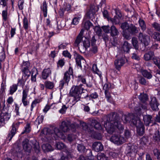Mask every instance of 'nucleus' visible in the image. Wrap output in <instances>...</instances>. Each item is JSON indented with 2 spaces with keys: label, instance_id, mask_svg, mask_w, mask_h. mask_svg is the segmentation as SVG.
Returning a JSON list of instances; mask_svg holds the SVG:
<instances>
[{
  "label": "nucleus",
  "instance_id": "nucleus-1",
  "mask_svg": "<svg viewBox=\"0 0 160 160\" xmlns=\"http://www.w3.org/2000/svg\"><path fill=\"white\" fill-rule=\"evenodd\" d=\"M107 122L104 123V126L107 132L109 134H112L115 131L116 128L119 130H122L124 128L120 123V119L117 114L112 112L108 115Z\"/></svg>",
  "mask_w": 160,
  "mask_h": 160
},
{
  "label": "nucleus",
  "instance_id": "nucleus-2",
  "mask_svg": "<svg viewBox=\"0 0 160 160\" xmlns=\"http://www.w3.org/2000/svg\"><path fill=\"white\" fill-rule=\"evenodd\" d=\"M121 28L123 30L122 35L127 39H129L131 34L138 33V32L137 28L132 24H129L125 22L121 24Z\"/></svg>",
  "mask_w": 160,
  "mask_h": 160
},
{
  "label": "nucleus",
  "instance_id": "nucleus-3",
  "mask_svg": "<svg viewBox=\"0 0 160 160\" xmlns=\"http://www.w3.org/2000/svg\"><path fill=\"white\" fill-rule=\"evenodd\" d=\"M82 84L73 87L70 92V94L72 97V104L74 105L80 99V94L82 93H85L87 91L84 89Z\"/></svg>",
  "mask_w": 160,
  "mask_h": 160
},
{
  "label": "nucleus",
  "instance_id": "nucleus-4",
  "mask_svg": "<svg viewBox=\"0 0 160 160\" xmlns=\"http://www.w3.org/2000/svg\"><path fill=\"white\" fill-rule=\"evenodd\" d=\"M42 133L44 135L51 134L56 139L58 137L63 138V134L59 129L57 128H45L42 132Z\"/></svg>",
  "mask_w": 160,
  "mask_h": 160
},
{
  "label": "nucleus",
  "instance_id": "nucleus-5",
  "mask_svg": "<svg viewBox=\"0 0 160 160\" xmlns=\"http://www.w3.org/2000/svg\"><path fill=\"white\" fill-rule=\"evenodd\" d=\"M139 99L141 101L139 107H136L135 110L137 113H140L142 109L146 110L147 108L146 102L148 100V96L146 94L141 93L139 96Z\"/></svg>",
  "mask_w": 160,
  "mask_h": 160
},
{
  "label": "nucleus",
  "instance_id": "nucleus-6",
  "mask_svg": "<svg viewBox=\"0 0 160 160\" xmlns=\"http://www.w3.org/2000/svg\"><path fill=\"white\" fill-rule=\"evenodd\" d=\"M110 141L113 143L119 145L126 142V140L119 134H115L110 138Z\"/></svg>",
  "mask_w": 160,
  "mask_h": 160
},
{
  "label": "nucleus",
  "instance_id": "nucleus-7",
  "mask_svg": "<svg viewBox=\"0 0 160 160\" xmlns=\"http://www.w3.org/2000/svg\"><path fill=\"white\" fill-rule=\"evenodd\" d=\"M127 154L131 157L135 156L137 152L138 147L136 145L129 144L127 147Z\"/></svg>",
  "mask_w": 160,
  "mask_h": 160
},
{
  "label": "nucleus",
  "instance_id": "nucleus-8",
  "mask_svg": "<svg viewBox=\"0 0 160 160\" xmlns=\"http://www.w3.org/2000/svg\"><path fill=\"white\" fill-rule=\"evenodd\" d=\"M139 41L143 44L145 46H148L150 42V37L147 35H143L142 32H140L138 35Z\"/></svg>",
  "mask_w": 160,
  "mask_h": 160
},
{
  "label": "nucleus",
  "instance_id": "nucleus-9",
  "mask_svg": "<svg viewBox=\"0 0 160 160\" xmlns=\"http://www.w3.org/2000/svg\"><path fill=\"white\" fill-rule=\"evenodd\" d=\"M28 91L29 89L28 88H25L22 91V102L24 106H27L29 103V102L27 99Z\"/></svg>",
  "mask_w": 160,
  "mask_h": 160
},
{
  "label": "nucleus",
  "instance_id": "nucleus-10",
  "mask_svg": "<svg viewBox=\"0 0 160 160\" xmlns=\"http://www.w3.org/2000/svg\"><path fill=\"white\" fill-rule=\"evenodd\" d=\"M70 123L69 122L62 121L60 125V128L63 132H67L70 130Z\"/></svg>",
  "mask_w": 160,
  "mask_h": 160
},
{
  "label": "nucleus",
  "instance_id": "nucleus-11",
  "mask_svg": "<svg viewBox=\"0 0 160 160\" xmlns=\"http://www.w3.org/2000/svg\"><path fill=\"white\" fill-rule=\"evenodd\" d=\"M95 13V7L94 6H91L87 9L85 16L88 18H91L94 17Z\"/></svg>",
  "mask_w": 160,
  "mask_h": 160
},
{
  "label": "nucleus",
  "instance_id": "nucleus-12",
  "mask_svg": "<svg viewBox=\"0 0 160 160\" xmlns=\"http://www.w3.org/2000/svg\"><path fill=\"white\" fill-rule=\"evenodd\" d=\"M125 60V58H122L116 60L114 61V65L116 68L119 71L121 67L124 64Z\"/></svg>",
  "mask_w": 160,
  "mask_h": 160
},
{
  "label": "nucleus",
  "instance_id": "nucleus-13",
  "mask_svg": "<svg viewBox=\"0 0 160 160\" xmlns=\"http://www.w3.org/2000/svg\"><path fill=\"white\" fill-rule=\"evenodd\" d=\"M83 32L84 30L83 29H82L78 35L77 36L74 44L75 46L78 47L79 44L81 42L82 40Z\"/></svg>",
  "mask_w": 160,
  "mask_h": 160
},
{
  "label": "nucleus",
  "instance_id": "nucleus-14",
  "mask_svg": "<svg viewBox=\"0 0 160 160\" xmlns=\"http://www.w3.org/2000/svg\"><path fill=\"white\" fill-rule=\"evenodd\" d=\"M138 125L137 126V132L140 135H142L144 132V129L143 123L139 120L138 121Z\"/></svg>",
  "mask_w": 160,
  "mask_h": 160
},
{
  "label": "nucleus",
  "instance_id": "nucleus-15",
  "mask_svg": "<svg viewBox=\"0 0 160 160\" xmlns=\"http://www.w3.org/2000/svg\"><path fill=\"white\" fill-rule=\"evenodd\" d=\"M92 148L95 151L98 152L103 149V146L100 142H95L92 145Z\"/></svg>",
  "mask_w": 160,
  "mask_h": 160
},
{
  "label": "nucleus",
  "instance_id": "nucleus-16",
  "mask_svg": "<svg viewBox=\"0 0 160 160\" xmlns=\"http://www.w3.org/2000/svg\"><path fill=\"white\" fill-rule=\"evenodd\" d=\"M154 55L153 52L149 51L146 53L144 56V58L145 61H148L153 59Z\"/></svg>",
  "mask_w": 160,
  "mask_h": 160
},
{
  "label": "nucleus",
  "instance_id": "nucleus-17",
  "mask_svg": "<svg viewBox=\"0 0 160 160\" xmlns=\"http://www.w3.org/2000/svg\"><path fill=\"white\" fill-rule=\"evenodd\" d=\"M51 73V70L49 68L44 69L42 74V78L44 79H46Z\"/></svg>",
  "mask_w": 160,
  "mask_h": 160
},
{
  "label": "nucleus",
  "instance_id": "nucleus-18",
  "mask_svg": "<svg viewBox=\"0 0 160 160\" xmlns=\"http://www.w3.org/2000/svg\"><path fill=\"white\" fill-rule=\"evenodd\" d=\"M150 104L152 110H157L158 109V104L157 102L156 98L153 97L152 98Z\"/></svg>",
  "mask_w": 160,
  "mask_h": 160
},
{
  "label": "nucleus",
  "instance_id": "nucleus-19",
  "mask_svg": "<svg viewBox=\"0 0 160 160\" xmlns=\"http://www.w3.org/2000/svg\"><path fill=\"white\" fill-rule=\"evenodd\" d=\"M6 111L4 109H3L2 110V112L0 115V118H2L3 117V119L6 120L8 121V120L10 118V115L7 112V110L6 109Z\"/></svg>",
  "mask_w": 160,
  "mask_h": 160
},
{
  "label": "nucleus",
  "instance_id": "nucleus-20",
  "mask_svg": "<svg viewBox=\"0 0 160 160\" xmlns=\"http://www.w3.org/2000/svg\"><path fill=\"white\" fill-rule=\"evenodd\" d=\"M89 152V155L85 157L83 156H80L78 158L79 160H91L94 159V157L92 155V152L90 150H87Z\"/></svg>",
  "mask_w": 160,
  "mask_h": 160
},
{
  "label": "nucleus",
  "instance_id": "nucleus-21",
  "mask_svg": "<svg viewBox=\"0 0 160 160\" xmlns=\"http://www.w3.org/2000/svg\"><path fill=\"white\" fill-rule=\"evenodd\" d=\"M73 69L71 67H70L68 71L64 74V79H66L67 81H69L70 78V75L73 74Z\"/></svg>",
  "mask_w": 160,
  "mask_h": 160
},
{
  "label": "nucleus",
  "instance_id": "nucleus-22",
  "mask_svg": "<svg viewBox=\"0 0 160 160\" xmlns=\"http://www.w3.org/2000/svg\"><path fill=\"white\" fill-rule=\"evenodd\" d=\"M141 72L144 77L148 79H150L152 77V75L151 72H148L145 70H141Z\"/></svg>",
  "mask_w": 160,
  "mask_h": 160
},
{
  "label": "nucleus",
  "instance_id": "nucleus-23",
  "mask_svg": "<svg viewBox=\"0 0 160 160\" xmlns=\"http://www.w3.org/2000/svg\"><path fill=\"white\" fill-rule=\"evenodd\" d=\"M41 9L43 12L44 17H46L47 13V5L46 1L43 2L42 5L41 6Z\"/></svg>",
  "mask_w": 160,
  "mask_h": 160
},
{
  "label": "nucleus",
  "instance_id": "nucleus-24",
  "mask_svg": "<svg viewBox=\"0 0 160 160\" xmlns=\"http://www.w3.org/2000/svg\"><path fill=\"white\" fill-rule=\"evenodd\" d=\"M130 47V44L127 42H125L122 46L121 50L124 52H128L129 51Z\"/></svg>",
  "mask_w": 160,
  "mask_h": 160
},
{
  "label": "nucleus",
  "instance_id": "nucleus-25",
  "mask_svg": "<svg viewBox=\"0 0 160 160\" xmlns=\"http://www.w3.org/2000/svg\"><path fill=\"white\" fill-rule=\"evenodd\" d=\"M92 125L94 126L95 128L97 130H101L102 127L100 124L96 120L93 119L92 121Z\"/></svg>",
  "mask_w": 160,
  "mask_h": 160
},
{
  "label": "nucleus",
  "instance_id": "nucleus-26",
  "mask_svg": "<svg viewBox=\"0 0 160 160\" xmlns=\"http://www.w3.org/2000/svg\"><path fill=\"white\" fill-rule=\"evenodd\" d=\"M152 118L151 116L149 115H145L143 116V121L146 125H149L151 121Z\"/></svg>",
  "mask_w": 160,
  "mask_h": 160
},
{
  "label": "nucleus",
  "instance_id": "nucleus-27",
  "mask_svg": "<svg viewBox=\"0 0 160 160\" xmlns=\"http://www.w3.org/2000/svg\"><path fill=\"white\" fill-rule=\"evenodd\" d=\"M28 140L25 139L22 142V145L23 149L26 151H28L30 150L31 148L28 144Z\"/></svg>",
  "mask_w": 160,
  "mask_h": 160
},
{
  "label": "nucleus",
  "instance_id": "nucleus-28",
  "mask_svg": "<svg viewBox=\"0 0 160 160\" xmlns=\"http://www.w3.org/2000/svg\"><path fill=\"white\" fill-rule=\"evenodd\" d=\"M45 88L47 89H52L54 87V84L53 82L47 81L44 82Z\"/></svg>",
  "mask_w": 160,
  "mask_h": 160
},
{
  "label": "nucleus",
  "instance_id": "nucleus-29",
  "mask_svg": "<svg viewBox=\"0 0 160 160\" xmlns=\"http://www.w3.org/2000/svg\"><path fill=\"white\" fill-rule=\"evenodd\" d=\"M92 23L89 21H86L83 22L82 24V27L84 29L88 30L90 27L92 26Z\"/></svg>",
  "mask_w": 160,
  "mask_h": 160
},
{
  "label": "nucleus",
  "instance_id": "nucleus-30",
  "mask_svg": "<svg viewBox=\"0 0 160 160\" xmlns=\"http://www.w3.org/2000/svg\"><path fill=\"white\" fill-rule=\"evenodd\" d=\"M111 35L112 36H115L118 35L119 32L118 29L114 26H112L110 28Z\"/></svg>",
  "mask_w": 160,
  "mask_h": 160
},
{
  "label": "nucleus",
  "instance_id": "nucleus-31",
  "mask_svg": "<svg viewBox=\"0 0 160 160\" xmlns=\"http://www.w3.org/2000/svg\"><path fill=\"white\" fill-rule=\"evenodd\" d=\"M16 128L15 127V125L13 124L12 125V129L10 132L8 134V137L10 138L9 141H10L13 136L15 135L16 132Z\"/></svg>",
  "mask_w": 160,
  "mask_h": 160
},
{
  "label": "nucleus",
  "instance_id": "nucleus-32",
  "mask_svg": "<svg viewBox=\"0 0 160 160\" xmlns=\"http://www.w3.org/2000/svg\"><path fill=\"white\" fill-rule=\"evenodd\" d=\"M42 149L45 151L48 152L53 150L50 145L49 144H43L42 146Z\"/></svg>",
  "mask_w": 160,
  "mask_h": 160
},
{
  "label": "nucleus",
  "instance_id": "nucleus-33",
  "mask_svg": "<svg viewBox=\"0 0 160 160\" xmlns=\"http://www.w3.org/2000/svg\"><path fill=\"white\" fill-rule=\"evenodd\" d=\"M81 17L82 16L80 14H78L73 19L72 24L74 25H77Z\"/></svg>",
  "mask_w": 160,
  "mask_h": 160
},
{
  "label": "nucleus",
  "instance_id": "nucleus-34",
  "mask_svg": "<svg viewBox=\"0 0 160 160\" xmlns=\"http://www.w3.org/2000/svg\"><path fill=\"white\" fill-rule=\"evenodd\" d=\"M18 87V85L16 84H13L10 86L9 94L11 95H12L17 90Z\"/></svg>",
  "mask_w": 160,
  "mask_h": 160
},
{
  "label": "nucleus",
  "instance_id": "nucleus-35",
  "mask_svg": "<svg viewBox=\"0 0 160 160\" xmlns=\"http://www.w3.org/2000/svg\"><path fill=\"white\" fill-rule=\"evenodd\" d=\"M78 81H81L82 83L84 84H85L87 87L90 88L92 86V83L89 82V83H86V79L83 77L81 76H79L78 77Z\"/></svg>",
  "mask_w": 160,
  "mask_h": 160
},
{
  "label": "nucleus",
  "instance_id": "nucleus-36",
  "mask_svg": "<svg viewBox=\"0 0 160 160\" xmlns=\"http://www.w3.org/2000/svg\"><path fill=\"white\" fill-rule=\"evenodd\" d=\"M97 158L98 160H107L108 157L104 153H99L97 155Z\"/></svg>",
  "mask_w": 160,
  "mask_h": 160
},
{
  "label": "nucleus",
  "instance_id": "nucleus-37",
  "mask_svg": "<svg viewBox=\"0 0 160 160\" xmlns=\"http://www.w3.org/2000/svg\"><path fill=\"white\" fill-rule=\"evenodd\" d=\"M138 120L141 122L140 119L138 118L137 117H134V118H132V120L130 121L129 123L131 124L135 125L137 126L138 125Z\"/></svg>",
  "mask_w": 160,
  "mask_h": 160
},
{
  "label": "nucleus",
  "instance_id": "nucleus-38",
  "mask_svg": "<svg viewBox=\"0 0 160 160\" xmlns=\"http://www.w3.org/2000/svg\"><path fill=\"white\" fill-rule=\"evenodd\" d=\"M132 42L133 46L136 50L138 48V42L137 39L136 38L133 37L132 39Z\"/></svg>",
  "mask_w": 160,
  "mask_h": 160
},
{
  "label": "nucleus",
  "instance_id": "nucleus-39",
  "mask_svg": "<svg viewBox=\"0 0 160 160\" xmlns=\"http://www.w3.org/2000/svg\"><path fill=\"white\" fill-rule=\"evenodd\" d=\"M77 148L78 151L81 152H84L87 150L85 147L82 144H78Z\"/></svg>",
  "mask_w": 160,
  "mask_h": 160
},
{
  "label": "nucleus",
  "instance_id": "nucleus-40",
  "mask_svg": "<svg viewBox=\"0 0 160 160\" xmlns=\"http://www.w3.org/2000/svg\"><path fill=\"white\" fill-rule=\"evenodd\" d=\"M23 27L24 28L27 30L28 28L29 23L28 19L26 17H24L23 20Z\"/></svg>",
  "mask_w": 160,
  "mask_h": 160
},
{
  "label": "nucleus",
  "instance_id": "nucleus-41",
  "mask_svg": "<svg viewBox=\"0 0 160 160\" xmlns=\"http://www.w3.org/2000/svg\"><path fill=\"white\" fill-rule=\"evenodd\" d=\"M2 16L3 20L6 21L8 19V8L6 9V10L2 11Z\"/></svg>",
  "mask_w": 160,
  "mask_h": 160
},
{
  "label": "nucleus",
  "instance_id": "nucleus-42",
  "mask_svg": "<svg viewBox=\"0 0 160 160\" xmlns=\"http://www.w3.org/2000/svg\"><path fill=\"white\" fill-rule=\"evenodd\" d=\"M83 46L86 49L89 47L90 45V40L87 38H85L83 41Z\"/></svg>",
  "mask_w": 160,
  "mask_h": 160
},
{
  "label": "nucleus",
  "instance_id": "nucleus-43",
  "mask_svg": "<svg viewBox=\"0 0 160 160\" xmlns=\"http://www.w3.org/2000/svg\"><path fill=\"white\" fill-rule=\"evenodd\" d=\"M22 72L25 75V77H27L26 79L30 76V72L28 68H24L22 70Z\"/></svg>",
  "mask_w": 160,
  "mask_h": 160
},
{
  "label": "nucleus",
  "instance_id": "nucleus-44",
  "mask_svg": "<svg viewBox=\"0 0 160 160\" xmlns=\"http://www.w3.org/2000/svg\"><path fill=\"white\" fill-rule=\"evenodd\" d=\"M55 146L57 149L59 150L62 149L65 147L64 143L60 142H57Z\"/></svg>",
  "mask_w": 160,
  "mask_h": 160
},
{
  "label": "nucleus",
  "instance_id": "nucleus-45",
  "mask_svg": "<svg viewBox=\"0 0 160 160\" xmlns=\"http://www.w3.org/2000/svg\"><path fill=\"white\" fill-rule=\"evenodd\" d=\"M151 37L154 39L160 41V34L158 32H154L153 33Z\"/></svg>",
  "mask_w": 160,
  "mask_h": 160
},
{
  "label": "nucleus",
  "instance_id": "nucleus-46",
  "mask_svg": "<svg viewBox=\"0 0 160 160\" xmlns=\"http://www.w3.org/2000/svg\"><path fill=\"white\" fill-rule=\"evenodd\" d=\"M92 70L94 72L97 74L99 76L101 75V72L98 68L96 64H94L93 65L92 67Z\"/></svg>",
  "mask_w": 160,
  "mask_h": 160
},
{
  "label": "nucleus",
  "instance_id": "nucleus-47",
  "mask_svg": "<svg viewBox=\"0 0 160 160\" xmlns=\"http://www.w3.org/2000/svg\"><path fill=\"white\" fill-rule=\"evenodd\" d=\"M139 24L141 29L143 30L144 31L146 28V25L144 21L142 19H140L139 21Z\"/></svg>",
  "mask_w": 160,
  "mask_h": 160
},
{
  "label": "nucleus",
  "instance_id": "nucleus-48",
  "mask_svg": "<svg viewBox=\"0 0 160 160\" xmlns=\"http://www.w3.org/2000/svg\"><path fill=\"white\" fill-rule=\"evenodd\" d=\"M44 118V116L41 115L39 116L35 121V123L36 124L39 125L42 123Z\"/></svg>",
  "mask_w": 160,
  "mask_h": 160
},
{
  "label": "nucleus",
  "instance_id": "nucleus-49",
  "mask_svg": "<svg viewBox=\"0 0 160 160\" xmlns=\"http://www.w3.org/2000/svg\"><path fill=\"white\" fill-rule=\"evenodd\" d=\"M40 100L38 99H35L32 102L31 105V111H32L33 108L36 106V104L39 103Z\"/></svg>",
  "mask_w": 160,
  "mask_h": 160
},
{
  "label": "nucleus",
  "instance_id": "nucleus-50",
  "mask_svg": "<svg viewBox=\"0 0 160 160\" xmlns=\"http://www.w3.org/2000/svg\"><path fill=\"white\" fill-rule=\"evenodd\" d=\"M82 58V57L81 55H78L77 57L76 58V62L78 66L81 67V61Z\"/></svg>",
  "mask_w": 160,
  "mask_h": 160
},
{
  "label": "nucleus",
  "instance_id": "nucleus-51",
  "mask_svg": "<svg viewBox=\"0 0 160 160\" xmlns=\"http://www.w3.org/2000/svg\"><path fill=\"white\" fill-rule=\"evenodd\" d=\"M30 130L31 128L30 125L29 124H27L25 128V130L23 132H22V134L24 133H28L30 131Z\"/></svg>",
  "mask_w": 160,
  "mask_h": 160
},
{
  "label": "nucleus",
  "instance_id": "nucleus-52",
  "mask_svg": "<svg viewBox=\"0 0 160 160\" xmlns=\"http://www.w3.org/2000/svg\"><path fill=\"white\" fill-rule=\"evenodd\" d=\"M33 148L37 153H38L40 151V147L38 143L36 142L33 145Z\"/></svg>",
  "mask_w": 160,
  "mask_h": 160
},
{
  "label": "nucleus",
  "instance_id": "nucleus-53",
  "mask_svg": "<svg viewBox=\"0 0 160 160\" xmlns=\"http://www.w3.org/2000/svg\"><path fill=\"white\" fill-rule=\"evenodd\" d=\"M130 117L128 116L124 115L122 117V120L123 122L125 123L129 122L130 120Z\"/></svg>",
  "mask_w": 160,
  "mask_h": 160
},
{
  "label": "nucleus",
  "instance_id": "nucleus-54",
  "mask_svg": "<svg viewBox=\"0 0 160 160\" xmlns=\"http://www.w3.org/2000/svg\"><path fill=\"white\" fill-rule=\"evenodd\" d=\"M69 81H67L66 80V79H64V76L63 77V79L61 80L60 82V83L59 85L60 87H61V89H62L63 88L64 84L65 83H68Z\"/></svg>",
  "mask_w": 160,
  "mask_h": 160
},
{
  "label": "nucleus",
  "instance_id": "nucleus-55",
  "mask_svg": "<svg viewBox=\"0 0 160 160\" xmlns=\"http://www.w3.org/2000/svg\"><path fill=\"white\" fill-rule=\"evenodd\" d=\"M139 83L143 85H146L147 84V82L145 79L143 77H140L139 79Z\"/></svg>",
  "mask_w": 160,
  "mask_h": 160
},
{
  "label": "nucleus",
  "instance_id": "nucleus-56",
  "mask_svg": "<svg viewBox=\"0 0 160 160\" xmlns=\"http://www.w3.org/2000/svg\"><path fill=\"white\" fill-rule=\"evenodd\" d=\"M8 0H0V4L3 7H5L7 9L8 8L7 6Z\"/></svg>",
  "mask_w": 160,
  "mask_h": 160
},
{
  "label": "nucleus",
  "instance_id": "nucleus-57",
  "mask_svg": "<svg viewBox=\"0 0 160 160\" xmlns=\"http://www.w3.org/2000/svg\"><path fill=\"white\" fill-rule=\"evenodd\" d=\"M152 26L157 30L160 31V25L158 23L155 22L152 24Z\"/></svg>",
  "mask_w": 160,
  "mask_h": 160
},
{
  "label": "nucleus",
  "instance_id": "nucleus-58",
  "mask_svg": "<svg viewBox=\"0 0 160 160\" xmlns=\"http://www.w3.org/2000/svg\"><path fill=\"white\" fill-rule=\"evenodd\" d=\"M24 1L23 0H19L18 2V6L19 9L22 10L23 8V4Z\"/></svg>",
  "mask_w": 160,
  "mask_h": 160
},
{
  "label": "nucleus",
  "instance_id": "nucleus-59",
  "mask_svg": "<svg viewBox=\"0 0 160 160\" xmlns=\"http://www.w3.org/2000/svg\"><path fill=\"white\" fill-rule=\"evenodd\" d=\"M154 139L156 141L158 142L160 140V136L158 132H157L153 136Z\"/></svg>",
  "mask_w": 160,
  "mask_h": 160
},
{
  "label": "nucleus",
  "instance_id": "nucleus-60",
  "mask_svg": "<svg viewBox=\"0 0 160 160\" xmlns=\"http://www.w3.org/2000/svg\"><path fill=\"white\" fill-rule=\"evenodd\" d=\"M110 85L108 83L105 84L103 87V89L105 92L109 91Z\"/></svg>",
  "mask_w": 160,
  "mask_h": 160
},
{
  "label": "nucleus",
  "instance_id": "nucleus-61",
  "mask_svg": "<svg viewBox=\"0 0 160 160\" xmlns=\"http://www.w3.org/2000/svg\"><path fill=\"white\" fill-rule=\"evenodd\" d=\"M102 28L105 32L108 33L109 32L110 28L108 26H102Z\"/></svg>",
  "mask_w": 160,
  "mask_h": 160
},
{
  "label": "nucleus",
  "instance_id": "nucleus-62",
  "mask_svg": "<svg viewBox=\"0 0 160 160\" xmlns=\"http://www.w3.org/2000/svg\"><path fill=\"white\" fill-rule=\"evenodd\" d=\"M112 22L115 24H118L119 22V19L117 17H114L112 19Z\"/></svg>",
  "mask_w": 160,
  "mask_h": 160
},
{
  "label": "nucleus",
  "instance_id": "nucleus-63",
  "mask_svg": "<svg viewBox=\"0 0 160 160\" xmlns=\"http://www.w3.org/2000/svg\"><path fill=\"white\" fill-rule=\"evenodd\" d=\"M65 64V62L63 59H60L59 60L57 63L58 66L62 67Z\"/></svg>",
  "mask_w": 160,
  "mask_h": 160
},
{
  "label": "nucleus",
  "instance_id": "nucleus-64",
  "mask_svg": "<svg viewBox=\"0 0 160 160\" xmlns=\"http://www.w3.org/2000/svg\"><path fill=\"white\" fill-rule=\"evenodd\" d=\"M152 59L153 60L155 64L158 67V68L160 69V61L155 59L154 57L153 58V59Z\"/></svg>",
  "mask_w": 160,
  "mask_h": 160
}]
</instances>
